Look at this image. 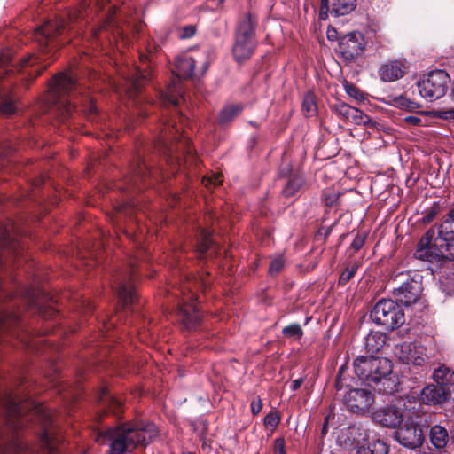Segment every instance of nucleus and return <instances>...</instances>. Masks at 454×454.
<instances>
[{"mask_svg":"<svg viewBox=\"0 0 454 454\" xmlns=\"http://www.w3.org/2000/svg\"><path fill=\"white\" fill-rule=\"evenodd\" d=\"M158 434L154 424H123L121 427L99 432L96 442L109 443V454H124L134 448L147 445Z\"/></svg>","mask_w":454,"mask_h":454,"instance_id":"f257e3e1","label":"nucleus"},{"mask_svg":"<svg viewBox=\"0 0 454 454\" xmlns=\"http://www.w3.org/2000/svg\"><path fill=\"white\" fill-rule=\"evenodd\" d=\"M77 90L78 85L71 72L57 74L50 85L53 111L59 114L63 121L71 117L73 111L78 107L76 102L72 103ZM80 103L81 111L90 114L96 113V106L90 98L83 97Z\"/></svg>","mask_w":454,"mask_h":454,"instance_id":"f03ea898","label":"nucleus"},{"mask_svg":"<svg viewBox=\"0 0 454 454\" xmlns=\"http://www.w3.org/2000/svg\"><path fill=\"white\" fill-rule=\"evenodd\" d=\"M215 58L214 51L207 50L199 53L196 58L188 55H180L176 59L175 77L168 85L167 91L160 93V101L164 106L168 104L177 106L179 98L182 97V89L180 86L181 78H190L193 74L196 65L201 66V74H205Z\"/></svg>","mask_w":454,"mask_h":454,"instance_id":"7ed1b4c3","label":"nucleus"},{"mask_svg":"<svg viewBox=\"0 0 454 454\" xmlns=\"http://www.w3.org/2000/svg\"><path fill=\"white\" fill-rule=\"evenodd\" d=\"M353 366L356 376L369 386L387 381V377L392 372V363L389 359L373 356L357 357Z\"/></svg>","mask_w":454,"mask_h":454,"instance_id":"20e7f679","label":"nucleus"},{"mask_svg":"<svg viewBox=\"0 0 454 454\" xmlns=\"http://www.w3.org/2000/svg\"><path fill=\"white\" fill-rule=\"evenodd\" d=\"M30 415L34 412L43 427L41 435V444L43 454H63L62 442L58 436L55 429L51 427L52 414L44 406L37 405L35 402L30 399Z\"/></svg>","mask_w":454,"mask_h":454,"instance_id":"39448f33","label":"nucleus"},{"mask_svg":"<svg viewBox=\"0 0 454 454\" xmlns=\"http://www.w3.org/2000/svg\"><path fill=\"white\" fill-rule=\"evenodd\" d=\"M254 18L251 14L244 16L237 28L232 53L238 62L249 59L255 48Z\"/></svg>","mask_w":454,"mask_h":454,"instance_id":"423d86ee","label":"nucleus"},{"mask_svg":"<svg viewBox=\"0 0 454 454\" xmlns=\"http://www.w3.org/2000/svg\"><path fill=\"white\" fill-rule=\"evenodd\" d=\"M371 318L389 331L405 323V315L399 303L390 299L380 300L371 311Z\"/></svg>","mask_w":454,"mask_h":454,"instance_id":"0eeeda50","label":"nucleus"},{"mask_svg":"<svg viewBox=\"0 0 454 454\" xmlns=\"http://www.w3.org/2000/svg\"><path fill=\"white\" fill-rule=\"evenodd\" d=\"M450 82L449 74L443 70H434L417 82L419 92L428 102L443 97Z\"/></svg>","mask_w":454,"mask_h":454,"instance_id":"6e6552de","label":"nucleus"},{"mask_svg":"<svg viewBox=\"0 0 454 454\" xmlns=\"http://www.w3.org/2000/svg\"><path fill=\"white\" fill-rule=\"evenodd\" d=\"M437 232L435 246L441 256L454 260V207L451 208L439 225H434Z\"/></svg>","mask_w":454,"mask_h":454,"instance_id":"1a4fd4ad","label":"nucleus"},{"mask_svg":"<svg viewBox=\"0 0 454 454\" xmlns=\"http://www.w3.org/2000/svg\"><path fill=\"white\" fill-rule=\"evenodd\" d=\"M0 409L7 430L19 433L24 427L27 419L17 400L11 395H4L0 397Z\"/></svg>","mask_w":454,"mask_h":454,"instance_id":"9d476101","label":"nucleus"},{"mask_svg":"<svg viewBox=\"0 0 454 454\" xmlns=\"http://www.w3.org/2000/svg\"><path fill=\"white\" fill-rule=\"evenodd\" d=\"M412 412L403 409V404L398 402L396 404H388L377 409L372 412V419L377 424L388 427L396 428L402 422L406 420Z\"/></svg>","mask_w":454,"mask_h":454,"instance_id":"9b49d317","label":"nucleus"},{"mask_svg":"<svg viewBox=\"0 0 454 454\" xmlns=\"http://www.w3.org/2000/svg\"><path fill=\"white\" fill-rule=\"evenodd\" d=\"M395 439L403 446L416 449L424 442V434L421 427L414 422L413 412L405 420L403 427L395 432Z\"/></svg>","mask_w":454,"mask_h":454,"instance_id":"f8f14e48","label":"nucleus"},{"mask_svg":"<svg viewBox=\"0 0 454 454\" xmlns=\"http://www.w3.org/2000/svg\"><path fill=\"white\" fill-rule=\"evenodd\" d=\"M395 354L404 364L421 366L427 359L426 348L417 342L404 341L397 345Z\"/></svg>","mask_w":454,"mask_h":454,"instance_id":"ddd939ff","label":"nucleus"},{"mask_svg":"<svg viewBox=\"0 0 454 454\" xmlns=\"http://www.w3.org/2000/svg\"><path fill=\"white\" fill-rule=\"evenodd\" d=\"M77 18L78 12L74 10L68 12L67 20L59 18L55 21H47L43 26L35 29L34 35L40 44H43V41H45V43H48L52 36L59 34L61 30L65 29L73 21L76 20Z\"/></svg>","mask_w":454,"mask_h":454,"instance_id":"4468645a","label":"nucleus"},{"mask_svg":"<svg viewBox=\"0 0 454 454\" xmlns=\"http://www.w3.org/2000/svg\"><path fill=\"white\" fill-rule=\"evenodd\" d=\"M365 48V41L359 32H351L342 36L339 42L338 52L347 60L360 56Z\"/></svg>","mask_w":454,"mask_h":454,"instance_id":"2eb2a0df","label":"nucleus"},{"mask_svg":"<svg viewBox=\"0 0 454 454\" xmlns=\"http://www.w3.org/2000/svg\"><path fill=\"white\" fill-rule=\"evenodd\" d=\"M421 292V283L415 279H409L395 289L393 294L399 304L410 306L419 299Z\"/></svg>","mask_w":454,"mask_h":454,"instance_id":"dca6fc26","label":"nucleus"},{"mask_svg":"<svg viewBox=\"0 0 454 454\" xmlns=\"http://www.w3.org/2000/svg\"><path fill=\"white\" fill-rule=\"evenodd\" d=\"M374 399L372 393L365 389H350L344 397V403L352 412H360L368 410Z\"/></svg>","mask_w":454,"mask_h":454,"instance_id":"f3484780","label":"nucleus"},{"mask_svg":"<svg viewBox=\"0 0 454 454\" xmlns=\"http://www.w3.org/2000/svg\"><path fill=\"white\" fill-rule=\"evenodd\" d=\"M186 289H188L191 294L187 298H184L183 303L179 308V314L184 325L188 329H191L200 320V314L196 305L193 303L195 294L192 292L191 286H187Z\"/></svg>","mask_w":454,"mask_h":454,"instance_id":"a211bd4d","label":"nucleus"},{"mask_svg":"<svg viewBox=\"0 0 454 454\" xmlns=\"http://www.w3.org/2000/svg\"><path fill=\"white\" fill-rule=\"evenodd\" d=\"M408 70L405 62L401 60H392L381 65L379 69V76L385 82H395L402 78Z\"/></svg>","mask_w":454,"mask_h":454,"instance_id":"6ab92c4d","label":"nucleus"},{"mask_svg":"<svg viewBox=\"0 0 454 454\" xmlns=\"http://www.w3.org/2000/svg\"><path fill=\"white\" fill-rule=\"evenodd\" d=\"M30 292V311L36 309L43 317H51L56 311L54 301L47 294L43 293L40 297L34 298Z\"/></svg>","mask_w":454,"mask_h":454,"instance_id":"aec40b11","label":"nucleus"},{"mask_svg":"<svg viewBox=\"0 0 454 454\" xmlns=\"http://www.w3.org/2000/svg\"><path fill=\"white\" fill-rule=\"evenodd\" d=\"M421 400L428 405L441 404L446 400L444 387L440 385H429L421 391Z\"/></svg>","mask_w":454,"mask_h":454,"instance_id":"412c9836","label":"nucleus"},{"mask_svg":"<svg viewBox=\"0 0 454 454\" xmlns=\"http://www.w3.org/2000/svg\"><path fill=\"white\" fill-rule=\"evenodd\" d=\"M118 288L117 294L124 305L132 303L136 298V293L133 286L129 282L128 277L121 276L117 278Z\"/></svg>","mask_w":454,"mask_h":454,"instance_id":"4be33fe9","label":"nucleus"},{"mask_svg":"<svg viewBox=\"0 0 454 454\" xmlns=\"http://www.w3.org/2000/svg\"><path fill=\"white\" fill-rule=\"evenodd\" d=\"M149 73L140 68H134L128 75L129 82L128 94L132 98L140 90L142 83L148 79Z\"/></svg>","mask_w":454,"mask_h":454,"instance_id":"5701e85b","label":"nucleus"},{"mask_svg":"<svg viewBox=\"0 0 454 454\" xmlns=\"http://www.w3.org/2000/svg\"><path fill=\"white\" fill-rule=\"evenodd\" d=\"M386 342V336L380 332H371L365 338L364 348L368 352H379Z\"/></svg>","mask_w":454,"mask_h":454,"instance_id":"b1692460","label":"nucleus"},{"mask_svg":"<svg viewBox=\"0 0 454 454\" xmlns=\"http://www.w3.org/2000/svg\"><path fill=\"white\" fill-rule=\"evenodd\" d=\"M430 442L437 449L444 448L449 442L447 430L439 425L432 427L430 430Z\"/></svg>","mask_w":454,"mask_h":454,"instance_id":"393cba45","label":"nucleus"},{"mask_svg":"<svg viewBox=\"0 0 454 454\" xmlns=\"http://www.w3.org/2000/svg\"><path fill=\"white\" fill-rule=\"evenodd\" d=\"M347 438L350 442V445L354 446L356 450L361 447L360 444L367 441L368 434L364 428L360 426H351L348 428Z\"/></svg>","mask_w":454,"mask_h":454,"instance_id":"a878e982","label":"nucleus"},{"mask_svg":"<svg viewBox=\"0 0 454 454\" xmlns=\"http://www.w3.org/2000/svg\"><path fill=\"white\" fill-rule=\"evenodd\" d=\"M243 110L241 104H229L226 105L219 113L218 121L221 124H226L231 121L234 118L239 116Z\"/></svg>","mask_w":454,"mask_h":454,"instance_id":"bb28decb","label":"nucleus"},{"mask_svg":"<svg viewBox=\"0 0 454 454\" xmlns=\"http://www.w3.org/2000/svg\"><path fill=\"white\" fill-rule=\"evenodd\" d=\"M356 6V0H333L331 13L335 17L350 13Z\"/></svg>","mask_w":454,"mask_h":454,"instance_id":"cd10ccee","label":"nucleus"},{"mask_svg":"<svg viewBox=\"0 0 454 454\" xmlns=\"http://www.w3.org/2000/svg\"><path fill=\"white\" fill-rule=\"evenodd\" d=\"M437 237V232L435 228L432 227L429 229L426 234L421 238L419 242L417 245L419 248H426L427 250L433 251L434 250V254L436 255L441 256L440 251L435 246V239Z\"/></svg>","mask_w":454,"mask_h":454,"instance_id":"c85d7f7f","label":"nucleus"},{"mask_svg":"<svg viewBox=\"0 0 454 454\" xmlns=\"http://www.w3.org/2000/svg\"><path fill=\"white\" fill-rule=\"evenodd\" d=\"M388 446L381 440H376L368 444L367 447H358L356 454H388Z\"/></svg>","mask_w":454,"mask_h":454,"instance_id":"c756f323","label":"nucleus"},{"mask_svg":"<svg viewBox=\"0 0 454 454\" xmlns=\"http://www.w3.org/2000/svg\"><path fill=\"white\" fill-rule=\"evenodd\" d=\"M433 378L440 386L451 384L454 382V372L445 365H441L434 370Z\"/></svg>","mask_w":454,"mask_h":454,"instance_id":"7c9ffc66","label":"nucleus"},{"mask_svg":"<svg viewBox=\"0 0 454 454\" xmlns=\"http://www.w3.org/2000/svg\"><path fill=\"white\" fill-rule=\"evenodd\" d=\"M302 184H303V179L301 176H293L291 179H289V181L286 184L285 188L283 189L284 195L286 197L294 195L299 191V189L302 186Z\"/></svg>","mask_w":454,"mask_h":454,"instance_id":"2f4dec72","label":"nucleus"},{"mask_svg":"<svg viewBox=\"0 0 454 454\" xmlns=\"http://www.w3.org/2000/svg\"><path fill=\"white\" fill-rule=\"evenodd\" d=\"M24 450V447L22 443L15 440L11 442L9 445H6L4 441L0 439V452L1 453H10V454H22Z\"/></svg>","mask_w":454,"mask_h":454,"instance_id":"473e14b6","label":"nucleus"},{"mask_svg":"<svg viewBox=\"0 0 454 454\" xmlns=\"http://www.w3.org/2000/svg\"><path fill=\"white\" fill-rule=\"evenodd\" d=\"M354 112H351L350 117L348 118V121L356 124V125H370L372 123V121L370 117L364 114L361 110L354 107Z\"/></svg>","mask_w":454,"mask_h":454,"instance_id":"72a5a7b5","label":"nucleus"},{"mask_svg":"<svg viewBox=\"0 0 454 454\" xmlns=\"http://www.w3.org/2000/svg\"><path fill=\"white\" fill-rule=\"evenodd\" d=\"M333 111L342 118L346 119L347 121L350 117L351 112H354V107L350 106L349 105L343 103V102H338L333 105Z\"/></svg>","mask_w":454,"mask_h":454,"instance_id":"f704fd0d","label":"nucleus"},{"mask_svg":"<svg viewBox=\"0 0 454 454\" xmlns=\"http://www.w3.org/2000/svg\"><path fill=\"white\" fill-rule=\"evenodd\" d=\"M302 111L304 114L310 117L317 114V106L314 98L311 95H307L302 102Z\"/></svg>","mask_w":454,"mask_h":454,"instance_id":"c9c22d12","label":"nucleus"},{"mask_svg":"<svg viewBox=\"0 0 454 454\" xmlns=\"http://www.w3.org/2000/svg\"><path fill=\"white\" fill-rule=\"evenodd\" d=\"M282 333L286 337L296 339H300L303 334L301 326L299 324H292L284 327Z\"/></svg>","mask_w":454,"mask_h":454,"instance_id":"e433bc0d","label":"nucleus"},{"mask_svg":"<svg viewBox=\"0 0 454 454\" xmlns=\"http://www.w3.org/2000/svg\"><path fill=\"white\" fill-rule=\"evenodd\" d=\"M223 182V176L221 174H214L212 176H204L202 184L208 189L221 184Z\"/></svg>","mask_w":454,"mask_h":454,"instance_id":"4c0bfd02","label":"nucleus"},{"mask_svg":"<svg viewBox=\"0 0 454 454\" xmlns=\"http://www.w3.org/2000/svg\"><path fill=\"white\" fill-rule=\"evenodd\" d=\"M211 245V239H210V233L206 231H201V241L199 245V252L200 254H204L210 247Z\"/></svg>","mask_w":454,"mask_h":454,"instance_id":"58836bf2","label":"nucleus"},{"mask_svg":"<svg viewBox=\"0 0 454 454\" xmlns=\"http://www.w3.org/2000/svg\"><path fill=\"white\" fill-rule=\"evenodd\" d=\"M344 88L345 91L349 97L355 98L357 101L364 100L363 92L355 85L347 82L344 84Z\"/></svg>","mask_w":454,"mask_h":454,"instance_id":"ea45409f","label":"nucleus"},{"mask_svg":"<svg viewBox=\"0 0 454 454\" xmlns=\"http://www.w3.org/2000/svg\"><path fill=\"white\" fill-rule=\"evenodd\" d=\"M284 258L282 256H277L272 259L269 267V272L271 275L278 273L284 267Z\"/></svg>","mask_w":454,"mask_h":454,"instance_id":"a19ab883","label":"nucleus"},{"mask_svg":"<svg viewBox=\"0 0 454 454\" xmlns=\"http://www.w3.org/2000/svg\"><path fill=\"white\" fill-rule=\"evenodd\" d=\"M324 200L327 206H333L337 203L340 193L334 190H327L324 192Z\"/></svg>","mask_w":454,"mask_h":454,"instance_id":"79ce46f5","label":"nucleus"},{"mask_svg":"<svg viewBox=\"0 0 454 454\" xmlns=\"http://www.w3.org/2000/svg\"><path fill=\"white\" fill-rule=\"evenodd\" d=\"M366 238H367V234L366 233H364V232L357 233L356 235L355 239H353L350 247L355 252L359 251L364 247V245L365 243V240H366Z\"/></svg>","mask_w":454,"mask_h":454,"instance_id":"37998d69","label":"nucleus"},{"mask_svg":"<svg viewBox=\"0 0 454 454\" xmlns=\"http://www.w3.org/2000/svg\"><path fill=\"white\" fill-rule=\"evenodd\" d=\"M280 418L276 412H270L264 419V425L267 427L276 428L279 424Z\"/></svg>","mask_w":454,"mask_h":454,"instance_id":"c03bdc74","label":"nucleus"},{"mask_svg":"<svg viewBox=\"0 0 454 454\" xmlns=\"http://www.w3.org/2000/svg\"><path fill=\"white\" fill-rule=\"evenodd\" d=\"M356 270V268L355 266L345 269V270L340 276L339 283L340 285L347 284L349 281V279H351V278L355 275Z\"/></svg>","mask_w":454,"mask_h":454,"instance_id":"a18cd8bd","label":"nucleus"},{"mask_svg":"<svg viewBox=\"0 0 454 454\" xmlns=\"http://www.w3.org/2000/svg\"><path fill=\"white\" fill-rule=\"evenodd\" d=\"M396 103L403 107H406L408 110L412 111L419 107V105L405 97H400Z\"/></svg>","mask_w":454,"mask_h":454,"instance_id":"49530a36","label":"nucleus"},{"mask_svg":"<svg viewBox=\"0 0 454 454\" xmlns=\"http://www.w3.org/2000/svg\"><path fill=\"white\" fill-rule=\"evenodd\" d=\"M433 253H434V250L429 251V250H427L426 248L417 247L416 251L414 253V256L419 260L426 261V260H428L432 256Z\"/></svg>","mask_w":454,"mask_h":454,"instance_id":"de8ad7c7","label":"nucleus"},{"mask_svg":"<svg viewBox=\"0 0 454 454\" xmlns=\"http://www.w3.org/2000/svg\"><path fill=\"white\" fill-rule=\"evenodd\" d=\"M15 111V106L10 100L4 101L0 106V113L4 115H10Z\"/></svg>","mask_w":454,"mask_h":454,"instance_id":"09e8293b","label":"nucleus"},{"mask_svg":"<svg viewBox=\"0 0 454 454\" xmlns=\"http://www.w3.org/2000/svg\"><path fill=\"white\" fill-rule=\"evenodd\" d=\"M195 32H196L195 27L192 26V25H189V26L184 27L180 30L179 37L181 39L190 38V37L194 35Z\"/></svg>","mask_w":454,"mask_h":454,"instance_id":"8fccbe9b","label":"nucleus"},{"mask_svg":"<svg viewBox=\"0 0 454 454\" xmlns=\"http://www.w3.org/2000/svg\"><path fill=\"white\" fill-rule=\"evenodd\" d=\"M178 149L184 150L188 159L191 160H192V150L190 145V140L188 138L185 137L183 141L180 142V145H178Z\"/></svg>","mask_w":454,"mask_h":454,"instance_id":"3c124183","label":"nucleus"},{"mask_svg":"<svg viewBox=\"0 0 454 454\" xmlns=\"http://www.w3.org/2000/svg\"><path fill=\"white\" fill-rule=\"evenodd\" d=\"M403 121L410 126H420L422 123V118L418 115H407L403 117Z\"/></svg>","mask_w":454,"mask_h":454,"instance_id":"603ef678","label":"nucleus"},{"mask_svg":"<svg viewBox=\"0 0 454 454\" xmlns=\"http://www.w3.org/2000/svg\"><path fill=\"white\" fill-rule=\"evenodd\" d=\"M251 411L254 415H257L261 412L262 408V402L260 397H255L251 402Z\"/></svg>","mask_w":454,"mask_h":454,"instance_id":"864d4df0","label":"nucleus"},{"mask_svg":"<svg viewBox=\"0 0 454 454\" xmlns=\"http://www.w3.org/2000/svg\"><path fill=\"white\" fill-rule=\"evenodd\" d=\"M274 454H286L285 441L283 438H277L274 441Z\"/></svg>","mask_w":454,"mask_h":454,"instance_id":"5fc2aeb1","label":"nucleus"},{"mask_svg":"<svg viewBox=\"0 0 454 454\" xmlns=\"http://www.w3.org/2000/svg\"><path fill=\"white\" fill-rule=\"evenodd\" d=\"M438 116L443 120L454 121V108L441 110L438 112Z\"/></svg>","mask_w":454,"mask_h":454,"instance_id":"6e6d98bb","label":"nucleus"},{"mask_svg":"<svg viewBox=\"0 0 454 454\" xmlns=\"http://www.w3.org/2000/svg\"><path fill=\"white\" fill-rule=\"evenodd\" d=\"M329 11L328 0H321L320 18L325 19L327 12Z\"/></svg>","mask_w":454,"mask_h":454,"instance_id":"4d7b16f0","label":"nucleus"},{"mask_svg":"<svg viewBox=\"0 0 454 454\" xmlns=\"http://www.w3.org/2000/svg\"><path fill=\"white\" fill-rule=\"evenodd\" d=\"M303 383V379L302 378H300V379H297V380H294L292 384H291V389L293 391H295L297 390L301 386V384Z\"/></svg>","mask_w":454,"mask_h":454,"instance_id":"13d9d810","label":"nucleus"},{"mask_svg":"<svg viewBox=\"0 0 454 454\" xmlns=\"http://www.w3.org/2000/svg\"><path fill=\"white\" fill-rule=\"evenodd\" d=\"M8 242V232L4 231L0 237V245L4 246Z\"/></svg>","mask_w":454,"mask_h":454,"instance_id":"bf43d9fd","label":"nucleus"},{"mask_svg":"<svg viewBox=\"0 0 454 454\" xmlns=\"http://www.w3.org/2000/svg\"><path fill=\"white\" fill-rule=\"evenodd\" d=\"M434 212H431L429 214H427L426 216L423 217V223H430L434 218Z\"/></svg>","mask_w":454,"mask_h":454,"instance_id":"052dcab7","label":"nucleus"},{"mask_svg":"<svg viewBox=\"0 0 454 454\" xmlns=\"http://www.w3.org/2000/svg\"><path fill=\"white\" fill-rule=\"evenodd\" d=\"M144 169H147V167L144 163H142L141 165L138 166V168L136 169L135 172L137 176H140L144 174Z\"/></svg>","mask_w":454,"mask_h":454,"instance_id":"680f3d73","label":"nucleus"},{"mask_svg":"<svg viewBox=\"0 0 454 454\" xmlns=\"http://www.w3.org/2000/svg\"><path fill=\"white\" fill-rule=\"evenodd\" d=\"M195 285H196V286H200V287H202V286H206V283H205V281H204V280H200V281H199V280H197V279H196V280H195Z\"/></svg>","mask_w":454,"mask_h":454,"instance_id":"e2e57ef3","label":"nucleus"},{"mask_svg":"<svg viewBox=\"0 0 454 454\" xmlns=\"http://www.w3.org/2000/svg\"><path fill=\"white\" fill-rule=\"evenodd\" d=\"M47 65H44L43 67H40V68H37L35 72L36 73L35 75H39L43 70H44L46 68Z\"/></svg>","mask_w":454,"mask_h":454,"instance_id":"0e129e2a","label":"nucleus"},{"mask_svg":"<svg viewBox=\"0 0 454 454\" xmlns=\"http://www.w3.org/2000/svg\"><path fill=\"white\" fill-rule=\"evenodd\" d=\"M29 59H30V67H31V66H35L37 63L38 58H35V59H33L32 55L30 54Z\"/></svg>","mask_w":454,"mask_h":454,"instance_id":"69168bd1","label":"nucleus"},{"mask_svg":"<svg viewBox=\"0 0 454 454\" xmlns=\"http://www.w3.org/2000/svg\"><path fill=\"white\" fill-rule=\"evenodd\" d=\"M172 130L178 133L179 132V129L176 126V124H173L172 126V129L169 130V133L171 134L172 133Z\"/></svg>","mask_w":454,"mask_h":454,"instance_id":"338daca9","label":"nucleus"},{"mask_svg":"<svg viewBox=\"0 0 454 454\" xmlns=\"http://www.w3.org/2000/svg\"><path fill=\"white\" fill-rule=\"evenodd\" d=\"M112 405L113 406H116V407H120L121 406V403L117 400H113L112 401Z\"/></svg>","mask_w":454,"mask_h":454,"instance_id":"774afa93","label":"nucleus"}]
</instances>
